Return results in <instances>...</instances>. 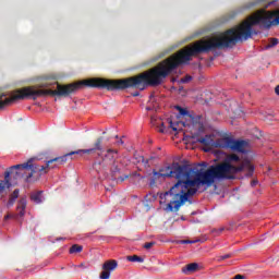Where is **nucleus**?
<instances>
[{
  "label": "nucleus",
  "instance_id": "f257e3e1",
  "mask_svg": "<svg viewBox=\"0 0 279 279\" xmlns=\"http://www.w3.org/2000/svg\"><path fill=\"white\" fill-rule=\"evenodd\" d=\"M246 171V175L254 174V165L250 160L241 162V158L236 154H229L225 161L210 166L207 170H187L184 166L178 163L168 166L160 170L154 171V180L160 178H174L178 182L165 193V196H170L166 210L178 211L180 207L186 204L195 193L202 189H210L215 184V180H236L239 173Z\"/></svg>",
  "mask_w": 279,
  "mask_h": 279
},
{
  "label": "nucleus",
  "instance_id": "f03ea898",
  "mask_svg": "<svg viewBox=\"0 0 279 279\" xmlns=\"http://www.w3.org/2000/svg\"><path fill=\"white\" fill-rule=\"evenodd\" d=\"M95 151H104V138H97L93 148L74 150L64 156L48 160L46 166H41L38 169V175H45V173H49L51 169H58L60 165H64V162H66L68 156H82V154H95Z\"/></svg>",
  "mask_w": 279,
  "mask_h": 279
},
{
  "label": "nucleus",
  "instance_id": "7ed1b4c3",
  "mask_svg": "<svg viewBox=\"0 0 279 279\" xmlns=\"http://www.w3.org/2000/svg\"><path fill=\"white\" fill-rule=\"evenodd\" d=\"M38 166L34 165V159H29L22 165L12 166L7 173L11 177V180H25V182H32L34 173L38 171Z\"/></svg>",
  "mask_w": 279,
  "mask_h": 279
},
{
  "label": "nucleus",
  "instance_id": "20e7f679",
  "mask_svg": "<svg viewBox=\"0 0 279 279\" xmlns=\"http://www.w3.org/2000/svg\"><path fill=\"white\" fill-rule=\"evenodd\" d=\"M216 147L222 149H231L238 154H247L250 151V143L243 140H233L230 137H222L216 142Z\"/></svg>",
  "mask_w": 279,
  "mask_h": 279
},
{
  "label": "nucleus",
  "instance_id": "39448f33",
  "mask_svg": "<svg viewBox=\"0 0 279 279\" xmlns=\"http://www.w3.org/2000/svg\"><path fill=\"white\" fill-rule=\"evenodd\" d=\"M150 123L155 128H158V132L161 134H167L169 132V129L165 128V122H162V119H160L158 116H153L150 118Z\"/></svg>",
  "mask_w": 279,
  "mask_h": 279
},
{
  "label": "nucleus",
  "instance_id": "423d86ee",
  "mask_svg": "<svg viewBox=\"0 0 279 279\" xmlns=\"http://www.w3.org/2000/svg\"><path fill=\"white\" fill-rule=\"evenodd\" d=\"M12 186V178L10 177V173L7 171L4 173V180H0V195L1 193H5L8 189Z\"/></svg>",
  "mask_w": 279,
  "mask_h": 279
},
{
  "label": "nucleus",
  "instance_id": "0eeeda50",
  "mask_svg": "<svg viewBox=\"0 0 279 279\" xmlns=\"http://www.w3.org/2000/svg\"><path fill=\"white\" fill-rule=\"evenodd\" d=\"M117 267H119V263L116 259H109L102 264V270L109 271L110 274H112Z\"/></svg>",
  "mask_w": 279,
  "mask_h": 279
},
{
  "label": "nucleus",
  "instance_id": "6e6552de",
  "mask_svg": "<svg viewBox=\"0 0 279 279\" xmlns=\"http://www.w3.org/2000/svg\"><path fill=\"white\" fill-rule=\"evenodd\" d=\"M197 143H201V145H204L205 147L215 146V140H213V135H205L204 137H198Z\"/></svg>",
  "mask_w": 279,
  "mask_h": 279
},
{
  "label": "nucleus",
  "instance_id": "1a4fd4ad",
  "mask_svg": "<svg viewBox=\"0 0 279 279\" xmlns=\"http://www.w3.org/2000/svg\"><path fill=\"white\" fill-rule=\"evenodd\" d=\"M25 208H27V198H21L16 206L19 217H25Z\"/></svg>",
  "mask_w": 279,
  "mask_h": 279
},
{
  "label": "nucleus",
  "instance_id": "9d476101",
  "mask_svg": "<svg viewBox=\"0 0 279 279\" xmlns=\"http://www.w3.org/2000/svg\"><path fill=\"white\" fill-rule=\"evenodd\" d=\"M199 269V264L192 263L182 268L183 274H195Z\"/></svg>",
  "mask_w": 279,
  "mask_h": 279
},
{
  "label": "nucleus",
  "instance_id": "9b49d317",
  "mask_svg": "<svg viewBox=\"0 0 279 279\" xmlns=\"http://www.w3.org/2000/svg\"><path fill=\"white\" fill-rule=\"evenodd\" d=\"M31 199L32 202H34V204H43L45 199V197L43 196V191L33 193L31 195Z\"/></svg>",
  "mask_w": 279,
  "mask_h": 279
},
{
  "label": "nucleus",
  "instance_id": "f8f14e48",
  "mask_svg": "<svg viewBox=\"0 0 279 279\" xmlns=\"http://www.w3.org/2000/svg\"><path fill=\"white\" fill-rule=\"evenodd\" d=\"M19 195H20V191L14 190L13 193L11 194L9 202H8V206H14V202H16V199H19Z\"/></svg>",
  "mask_w": 279,
  "mask_h": 279
},
{
  "label": "nucleus",
  "instance_id": "ddd939ff",
  "mask_svg": "<svg viewBox=\"0 0 279 279\" xmlns=\"http://www.w3.org/2000/svg\"><path fill=\"white\" fill-rule=\"evenodd\" d=\"M126 260H129L130 263H143L145 259L141 256L132 255V256H128Z\"/></svg>",
  "mask_w": 279,
  "mask_h": 279
},
{
  "label": "nucleus",
  "instance_id": "4468645a",
  "mask_svg": "<svg viewBox=\"0 0 279 279\" xmlns=\"http://www.w3.org/2000/svg\"><path fill=\"white\" fill-rule=\"evenodd\" d=\"M93 168L98 172L101 173V171H104V160L101 161H95L93 163Z\"/></svg>",
  "mask_w": 279,
  "mask_h": 279
},
{
  "label": "nucleus",
  "instance_id": "2eb2a0df",
  "mask_svg": "<svg viewBox=\"0 0 279 279\" xmlns=\"http://www.w3.org/2000/svg\"><path fill=\"white\" fill-rule=\"evenodd\" d=\"M82 250H84V247L82 245L74 244L70 247V254H80V252H82Z\"/></svg>",
  "mask_w": 279,
  "mask_h": 279
},
{
  "label": "nucleus",
  "instance_id": "dca6fc26",
  "mask_svg": "<svg viewBox=\"0 0 279 279\" xmlns=\"http://www.w3.org/2000/svg\"><path fill=\"white\" fill-rule=\"evenodd\" d=\"M180 122H173L171 120H169V128L173 131V132H178L180 129Z\"/></svg>",
  "mask_w": 279,
  "mask_h": 279
},
{
  "label": "nucleus",
  "instance_id": "f3484780",
  "mask_svg": "<svg viewBox=\"0 0 279 279\" xmlns=\"http://www.w3.org/2000/svg\"><path fill=\"white\" fill-rule=\"evenodd\" d=\"M278 45V38H271L269 44L266 46V49H271V47H276Z\"/></svg>",
  "mask_w": 279,
  "mask_h": 279
},
{
  "label": "nucleus",
  "instance_id": "a211bd4d",
  "mask_svg": "<svg viewBox=\"0 0 279 279\" xmlns=\"http://www.w3.org/2000/svg\"><path fill=\"white\" fill-rule=\"evenodd\" d=\"M110 271H108V270H102L101 272H100V276H99V278L100 279H110Z\"/></svg>",
  "mask_w": 279,
  "mask_h": 279
},
{
  "label": "nucleus",
  "instance_id": "6ab92c4d",
  "mask_svg": "<svg viewBox=\"0 0 279 279\" xmlns=\"http://www.w3.org/2000/svg\"><path fill=\"white\" fill-rule=\"evenodd\" d=\"M177 109L179 110L182 117H186V114H189V111L182 107H177Z\"/></svg>",
  "mask_w": 279,
  "mask_h": 279
},
{
  "label": "nucleus",
  "instance_id": "aec40b11",
  "mask_svg": "<svg viewBox=\"0 0 279 279\" xmlns=\"http://www.w3.org/2000/svg\"><path fill=\"white\" fill-rule=\"evenodd\" d=\"M193 77L191 75H186L185 77L181 78L182 84H189Z\"/></svg>",
  "mask_w": 279,
  "mask_h": 279
},
{
  "label": "nucleus",
  "instance_id": "412c9836",
  "mask_svg": "<svg viewBox=\"0 0 279 279\" xmlns=\"http://www.w3.org/2000/svg\"><path fill=\"white\" fill-rule=\"evenodd\" d=\"M155 243L154 242H148L144 244L145 250H151L154 247Z\"/></svg>",
  "mask_w": 279,
  "mask_h": 279
},
{
  "label": "nucleus",
  "instance_id": "4be33fe9",
  "mask_svg": "<svg viewBox=\"0 0 279 279\" xmlns=\"http://www.w3.org/2000/svg\"><path fill=\"white\" fill-rule=\"evenodd\" d=\"M107 154H108V156H110L113 154H119V151L117 149L109 148V149H107Z\"/></svg>",
  "mask_w": 279,
  "mask_h": 279
},
{
  "label": "nucleus",
  "instance_id": "5701e85b",
  "mask_svg": "<svg viewBox=\"0 0 279 279\" xmlns=\"http://www.w3.org/2000/svg\"><path fill=\"white\" fill-rule=\"evenodd\" d=\"M181 243L186 244V243H197L196 241H189V240H182Z\"/></svg>",
  "mask_w": 279,
  "mask_h": 279
},
{
  "label": "nucleus",
  "instance_id": "b1692460",
  "mask_svg": "<svg viewBox=\"0 0 279 279\" xmlns=\"http://www.w3.org/2000/svg\"><path fill=\"white\" fill-rule=\"evenodd\" d=\"M226 258H230V254L222 255V256L220 257V260H226Z\"/></svg>",
  "mask_w": 279,
  "mask_h": 279
},
{
  "label": "nucleus",
  "instance_id": "393cba45",
  "mask_svg": "<svg viewBox=\"0 0 279 279\" xmlns=\"http://www.w3.org/2000/svg\"><path fill=\"white\" fill-rule=\"evenodd\" d=\"M275 93L279 96V85L275 88Z\"/></svg>",
  "mask_w": 279,
  "mask_h": 279
},
{
  "label": "nucleus",
  "instance_id": "a878e982",
  "mask_svg": "<svg viewBox=\"0 0 279 279\" xmlns=\"http://www.w3.org/2000/svg\"><path fill=\"white\" fill-rule=\"evenodd\" d=\"M252 186H256V184H258V182L257 181H252Z\"/></svg>",
  "mask_w": 279,
  "mask_h": 279
},
{
  "label": "nucleus",
  "instance_id": "bb28decb",
  "mask_svg": "<svg viewBox=\"0 0 279 279\" xmlns=\"http://www.w3.org/2000/svg\"><path fill=\"white\" fill-rule=\"evenodd\" d=\"M118 145H123V141L122 140L118 141Z\"/></svg>",
  "mask_w": 279,
  "mask_h": 279
},
{
  "label": "nucleus",
  "instance_id": "cd10ccee",
  "mask_svg": "<svg viewBox=\"0 0 279 279\" xmlns=\"http://www.w3.org/2000/svg\"><path fill=\"white\" fill-rule=\"evenodd\" d=\"M12 216H10V215H7L5 217H4V219H10Z\"/></svg>",
  "mask_w": 279,
  "mask_h": 279
},
{
  "label": "nucleus",
  "instance_id": "c85d7f7f",
  "mask_svg": "<svg viewBox=\"0 0 279 279\" xmlns=\"http://www.w3.org/2000/svg\"><path fill=\"white\" fill-rule=\"evenodd\" d=\"M133 96H134V97H138V93L134 94Z\"/></svg>",
  "mask_w": 279,
  "mask_h": 279
},
{
  "label": "nucleus",
  "instance_id": "c756f323",
  "mask_svg": "<svg viewBox=\"0 0 279 279\" xmlns=\"http://www.w3.org/2000/svg\"><path fill=\"white\" fill-rule=\"evenodd\" d=\"M219 232H223V229H220Z\"/></svg>",
  "mask_w": 279,
  "mask_h": 279
},
{
  "label": "nucleus",
  "instance_id": "7c9ffc66",
  "mask_svg": "<svg viewBox=\"0 0 279 279\" xmlns=\"http://www.w3.org/2000/svg\"><path fill=\"white\" fill-rule=\"evenodd\" d=\"M80 267H84V264H81Z\"/></svg>",
  "mask_w": 279,
  "mask_h": 279
},
{
  "label": "nucleus",
  "instance_id": "2f4dec72",
  "mask_svg": "<svg viewBox=\"0 0 279 279\" xmlns=\"http://www.w3.org/2000/svg\"><path fill=\"white\" fill-rule=\"evenodd\" d=\"M98 156H101V154H100V153H98Z\"/></svg>",
  "mask_w": 279,
  "mask_h": 279
}]
</instances>
